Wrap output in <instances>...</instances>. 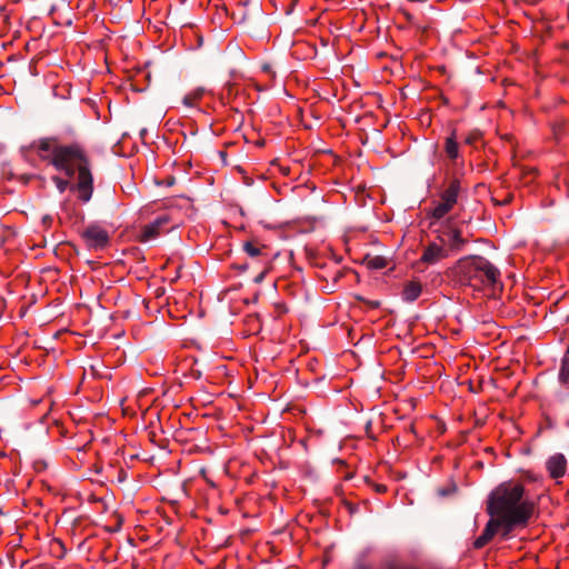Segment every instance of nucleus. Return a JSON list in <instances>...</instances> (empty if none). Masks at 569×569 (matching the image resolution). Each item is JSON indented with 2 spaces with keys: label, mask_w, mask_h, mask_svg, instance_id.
Here are the masks:
<instances>
[{
  "label": "nucleus",
  "mask_w": 569,
  "mask_h": 569,
  "mask_svg": "<svg viewBox=\"0 0 569 569\" xmlns=\"http://www.w3.org/2000/svg\"><path fill=\"white\" fill-rule=\"evenodd\" d=\"M435 232L438 233L437 240L448 251L458 252L467 242L466 239L462 238L460 230L453 228L450 223L442 224L440 228L435 229Z\"/></svg>",
  "instance_id": "5"
},
{
  "label": "nucleus",
  "mask_w": 569,
  "mask_h": 569,
  "mask_svg": "<svg viewBox=\"0 0 569 569\" xmlns=\"http://www.w3.org/2000/svg\"><path fill=\"white\" fill-rule=\"evenodd\" d=\"M446 153L450 160H456L459 157V147L456 141V134L452 132L447 139H446V146H445Z\"/></svg>",
  "instance_id": "12"
},
{
  "label": "nucleus",
  "mask_w": 569,
  "mask_h": 569,
  "mask_svg": "<svg viewBox=\"0 0 569 569\" xmlns=\"http://www.w3.org/2000/svg\"><path fill=\"white\" fill-rule=\"evenodd\" d=\"M50 220H51V218H50V217H44V218H43V222H44V223H46V222H49Z\"/></svg>",
  "instance_id": "19"
},
{
  "label": "nucleus",
  "mask_w": 569,
  "mask_h": 569,
  "mask_svg": "<svg viewBox=\"0 0 569 569\" xmlns=\"http://www.w3.org/2000/svg\"><path fill=\"white\" fill-rule=\"evenodd\" d=\"M569 380V360L563 359L559 370V381L561 383H567Z\"/></svg>",
  "instance_id": "16"
},
{
  "label": "nucleus",
  "mask_w": 569,
  "mask_h": 569,
  "mask_svg": "<svg viewBox=\"0 0 569 569\" xmlns=\"http://www.w3.org/2000/svg\"><path fill=\"white\" fill-rule=\"evenodd\" d=\"M452 277L460 286L473 289L493 288L499 282L500 271L481 256H468L456 262Z\"/></svg>",
  "instance_id": "3"
},
{
  "label": "nucleus",
  "mask_w": 569,
  "mask_h": 569,
  "mask_svg": "<svg viewBox=\"0 0 569 569\" xmlns=\"http://www.w3.org/2000/svg\"><path fill=\"white\" fill-rule=\"evenodd\" d=\"M366 261L368 268L372 270H381L388 264L387 259L382 256L368 257Z\"/></svg>",
  "instance_id": "14"
},
{
  "label": "nucleus",
  "mask_w": 569,
  "mask_h": 569,
  "mask_svg": "<svg viewBox=\"0 0 569 569\" xmlns=\"http://www.w3.org/2000/svg\"><path fill=\"white\" fill-rule=\"evenodd\" d=\"M204 94L203 88H196L182 98L183 106L188 108L196 107V101L200 100Z\"/></svg>",
  "instance_id": "13"
},
{
  "label": "nucleus",
  "mask_w": 569,
  "mask_h": 569,
  "mask_svg": "<svg viewBox=\"0 0 569 569\" xmlns=\"http://www.w3.org/2000/svg\"><path fill=\"white\" fill-rule=\"evenodd\" d=\"M448 256V250L437 240L425 248L420 261L427 264H436Z\"/></svg>",
  "instance_id": "8"
},
{
  "label": "nucleus",
  "mask_w": 569,
  "mask_h": 569,
  "mask_svg": "<svg viewBox=\"0 0 569 569\" xmlns=\"http://www.w3.org/2000/svg\"><path fill=\"white\" fill-rule=\"evenodd\" d=\"M264 277H266V271L260 272L258 276H256V278H254V282H256V283H260V282H262V281H263V279H264Z\"/></svg>",
  "instance_id": "18"
},
{
  "label": "nucleus",
  "mask_w": 569,
  "mask_h": 569,
  "mask_svg": "<svg viewBox=\"0 0 569 569\" xmlns=\"http://www.w3.org/2000/svg\"><path fill=\"white\" fill-rule=\"evenodd\" d=\"M499 531H501V535L503 536V523L497 518L489 520L482 533L475 540V548L480 549L486 546Z\"/></svg>",
  "instance_id": "10"
},
{
  "label": "nucleus",
  "mask_w": 569,
  "mask_h": 569,
  "mask_svg": "<svg viewBox=\"0 0 569 569\" xmlns=\"http://www.w3.org/2000/svg\"><path fill=\"white\" fill-rule=\"evenodd\" d=\"M472 142V139L469 137L466 139V143H471Z\"/></svg>",
  "instance_id": "20"
},
{
  "label": "nucleus",
  "mask_w": 569,
  "mask_h": 569,
  "mask_svg": "<svg viewBox=\"0 0 569 569\" xmlns=\"http://www.w3.org/2000/svg\"><path fill=\"white\" fill-rule=\"evenodd\" d=\"M422 287L417 281H410L406 283L403 291H402V299L407 302H413L416 301L419 296L421 295Z\"/></svg>",
  "instance_id": "11"
},
{
  "label": "nucleus",
  "mask_w": 569,
  "mask_h": 569,
  "mask_svg": "<svg viewBox=\"0 0 569 569\" xmlns=\"http://www.w3.org/2000/svg\"><path fill=\"white\" fill-rule=\"evenodd\" d=\"M460 191V181L458 179H453L449 182L448 187L440 192L439 200L435 201L433 208L427 212L428 218L431 220L430 227L436 226L438 221L451 212L458 202Z\"/></svg>",
  "instance_id": "4"
},
{
  "label": "nucleus",
  "mask_w": 569,
  "mask_h": 569,
  "mask_svg": "<svg viewBox=\"0 0 569 569\" xmlns=\"http://www.w3.org/2000/svg\"><path fill=\"white\" fill-rule=\"evenodd\" d=\"M57 189L62 193L68 187V181L61 178H53Z\"/></svg>",
  "instance_id": "17"
},
{
  "label": "nucleus",
  "mask_w": 569,
  "mask_h": 569,
  "mask_svg": "<svg viewBox=\"0 0 569 569\" xmlns=\"http://www.w3.org/2000/svg\"><path fill=\"white\" fill-rule=\"evenodd\" d=\"M41 158H49L53 167L72 177L78 173L76 189L82 202H88L93 192V178L89 169L88 157L79 143L57 144L53 139L44 138L38 142Z\"/></svg>",
  "instance_id": "1"
},
{
  "label": "nucleus",
  "mask_w": 569,
  "mask_h": 569,
  "mask_svg": "<svg viewBox=\"0 0 569 569\" xmlns=\"http://www.w3.org/2000/svg\"><path fill=\"white\" fill-rule=\"evenodd\" d=\"M522 497L523 487L515 482L499 485L489 496L488 511L503 523V537L525 526L531 515V507Z\"/></svg>",
  "instance_id": "2"
},
{
  "label": "nucleus",
  "mask_w": 569,
  "mask_h": 569,
  "mask_svg": "<svg viewBox=\"0 0 569 569\" xmlns=\"http://www.w3.org/2000/svg\"><path fill=\"white\" fill-rule=\"evenodd\" d=\"M568 426H569V422H568Z\"/></svg>",
  "instance_id": "21"
},
{
  "label": "nucleus",
  "mask_w": 569,
  "mask_h": 569,
  "mask_svg": "<svg viewBox=\"0 0 569 569\" xmlns=\"http://www.w3.org/2000/svg\"><path fill=\"white\" fill-rule=\"evenodd\" d=\"M546 468L552 479H559L566 475L567 459L562 453H553L547 459Z\"/></svg>",
  "instance_id": "9"
},
{
  "label": "nucleus",
  "mask_w": 569,
  "mask_h": 569,
  "mask_svg": "<svg viewBox=\"0 0 569 569\" xmlns=\"http://www.w3.org/2000/svg\"><path fill=\"white\" fill-rule=\"evenodd\" d=\"M262 248L263 247H260L259 244L252 241H247L242 246L243 251L251 258L259 257L262 252Z\"/></svg>",
  "instance_id": "15"
},
{
  "label": "nucleus",
  "mask_w": 569,
  "mask_h": 569,
  "mask_svg": "<svg viewBox=\"0 0 569 569\" xmlns=\"http://www.w3.org/2000/svg\"><path fill=\"white\" fill-rule=\"evenodd\" d=\"M171 218L168 213L158 216L152 222L143 226L140 239L142 242H148L158 238L162 232L168 231V223Z\"/></svg>",
  "instance_id": "7"
},
{
  "label": "nucleus",
  "mask_w": 569,
  "mask_h": 569,
  "mask_svg": "<svg viewBox=\"0 0 569 569\" xmlns=\"http://www.w3.org/2000/svg\"><path fill=\"white\" fill-rule=\"evenodd\" d=\"M82 238L88 248L104 249L109 244L108 231L99 224H90L82 231Z\"/></svg>",
  "instance_id": "6"
}]
</instances>
